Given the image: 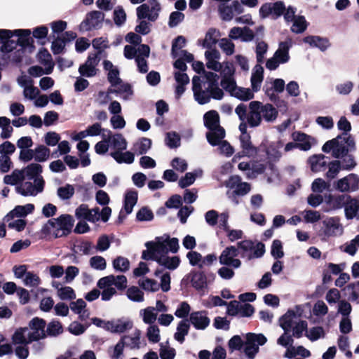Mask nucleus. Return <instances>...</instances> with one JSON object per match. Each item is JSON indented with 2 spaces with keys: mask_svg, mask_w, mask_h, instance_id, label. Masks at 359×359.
<instances>
[{
  "mask_svg": "<svg viewBox=\"0 0 359 359\" xmlns=\"http://www.w3.org/2000/svg\"><path fill=\"white\" fill-rule=\"evenodd\" d=\"M156 242L148 241L145 243L147 250H143L142 259L156 261L159 265L163 266L169 270L176 269L180 264V257L165 256L168 252V249L164 242H161V238L156 237Z\"/></svg>",
  "mask_w": 359,
  "mask_h": 359,
  "instance_id": "f257e3e1",
  "label": "nucleus"
},
{
  "mask_svg": "<svg viewBox=\"0 0 359 359\" xmlns=\"http://www.w3.org/2000/svg\"><path fill=\"white\" fill-rule=\"evenodd\" d=\"M74 219L73 217L68 214L61 215L57 218H52L43 225L42 228L43 233L46 234L50 233L51 229L57 228L53 232L55 238L69 235L74 226Z\"/></svg>",
  "mask_w": 359,
  "mask_h": 359,
  "instance_id": "f03ea898",
  "label": "nucleus"
},
{
  "mask_svg": "<svg viewBox=\"0 0 359 359\" xmlns=\"http://www.w3.org/2000/svg\"><path fill=\"white\" fill-rule=\"evenodd\" d=\"M267 341L266 337L262 334L249 332L246 334L245 348L243 351L249 359H254L259 352V346L264 345Z\"/></svg>",
  "mask_w": 359,
  "mask_h": 359,
  "instance_id": "7ed1b4c3",
  "label": "nucleus"
},
{
  "mask_svg": "<svg viewBox=\"0 0 359 359\" xmlns=\"http://www.w3.org/2000/svg\"><path fill=\"white\" fill-rule=\"evenodd\" d=\"M285 11V5L283 1L264 3L259 8V16L264 19L271 15L273 19H277L283 15Z\"/></svg>",
  "mask_w": 359,
  "mask_h": 359,
  "instance_id": "20e7f679",
  "label": "nucleus"
},
{
  "mask_svg": "<svg viewBox=\"0 0 359 359\" xmlns=\"http://www.w3.org/2000/svg\"><path fill=\"white\" fill-rule=\"evenodd\" d=\"M46 321L39 317H34L29 322V328L33 332L29 333V341H38L47 337L45 328Z\"/></svg>",
  "mask_w": 359,
  "mask_h": 359,
  "instance_id": "39448f33",
  "label": "nucleus"
},
{
  "mask_svg": "<svg viewBox=\"0 0 359 359\" xmlns=\"http://www.w3.org/2000/svg\"><path fill=\"white\" fill-rule=\"evenodd\" d=\"M238 255V250L235 246L226 247L219 257V263L227 266L239 268L241 262L238 259H235Z\"/></svg>",
  "mask_w": 359,
  "mask_h": 359,
  "instance_id": "423d86ee",
  "label": "nucleus"
},
{
  "mask_svg": "<svg viewBox=\"0 0 359 359\" xmlns=\"http://www.w3.org/2000/svg\"><path fill=\"white\" fill-rule=\"evenodd\" d=\"M335 188L341 192L357 191L359 188V177L356 174H349L339 180L336 182Z\"/></svg>",
  "mask_w": 359,
  "mask_h": 359,
  "instance_id": "0eeeda50",
  "label": "nucleus"
},
{
  "mask_svg": "<svg viewBox=\"0 0 359 359\" xmlns=\"http://www.w3.org/2000/svg\"><path fill=\"white\" fill-rule=\"evenodd\" d=\"M104 14L98 11L89 12L85 20L80 24L79 28L81 31H90L97 28L103 21Z\"/></svg>",
  "mask_w": 359,
  "mask_h": 359,
  "instance_id": "6e6552de",
  "label": "nucleus"
},
{
  "mask_svg": "<svg viewBox=\"0 0 359 359\" xmlns=\"http://www.w3.org/2000/svg\"><path fill=\"white\" fill-rule=\"evenodd\" d=\"M15 34L18 36L17 43L22 48V49L29 48V52H32L35 49L34 41L31 36L32 31L29 29H15Z\"/></svg>",
  "mask_w": 359,
  "mask_h": 359,
  "instance_id": "1a4fd4ad",
  "label": "nucleus"
},
{
  "mask_svg": "<svg viewBox=\"0 0 359 359\" xmlns=\"http://www.w3.org/2000/svg\"><path fill=\"white\" fill-rule=\"evenodd\" d=\"M250 113L248 116V123L250 127H257L259 126L262 121V102L259 101H252L249 104Z\"/></svg>",
  "mask_w": 359,
  "mask_h": 359,
  "instance_id": "9d476101",
  "label": "nucleus"
},
{
  "mask_svg": "<svg viewBox=\"0 0 359 359\" xmlns=\"http://www.w3.org/2000/svg\"><path fill=\"white\" fill-rule=\"evenodd\" d=\"M206 311H194L190 314L189 322L196 330H205L210 325Z\"/></svg>",
  "mask_w": 359,
  "mask_h": 359,
  "instance_id": "9b49d317",
  "label": "nucleus"
},
{
  "mask_svg": "<svg viewBox=\"0 0 359 359\" xmlns=\"http://www.w3.org/2000/svg\"><path fill=\"white\" fill-rule=\"evenodd\" d=\"M133 327V323L130 320H117L107 321L104 323V329L114 333H123Z\"/></svg>",
  "mask_w": 359,
  "mask_h": 359,
  "instance_id": "f8f14e48",
  "label": "nucleus"
},
{
  "mask_svg": "<svg viewBox=\"0 0 359 359\" xmlns=\"http://www.w3.org/2000/svg\"><path fill=\"white\" fill-rule=\"evenodd\" d=\"M240 142L243 156L253 157L257 154L258 149L252 144L250 134L241 135Z\"/></svg>",
  "mask_w": 359,
  "mask_h": 359,
  "instance_id": "ddd939ff",
  "label": "nucleus"
},
{
  "mask_svg": "<svg viewBox=\"0 0 359 359\" xmlns=\"http://www.w3.org/2000/svg\"><path fill=\"white\" fill-rule=\"evenodd\" d=\"M345 217L347 219L356 218L359 219V200L348 196L344 208Z\"/></svg>",
  "mask_w": 359,
  "mask_h": 359,
  "instance_id": "4468645a",
  "label": "nucleus"
},
{
  "mask_svg": "<svg viewBox=\"0 0 359 359\" xmlns=\"http://www.w3.org/2000/svg\"><path fill=\"white\" fill-rule=\"evenodd\" d=\"M303 42L308 43L311 47L318 48L321 51L326 50L330 46V43L327 38L319 36H307L303 39Z\"/></svg>",
  "mask_w": 359,
  "mask_h": 359,
  "instance_id": "2eb2a0df",
  "label": "nucleus"
},
{
  "mask_svg": "<svg viewBox=\"0 0 359 359\" xmlns=\"http://www.w3.org/2000/svg\"><path fill=\"white\" fill-rule=\"evenodd\" d=\"M292 47L291 39L279 43V46L273 56L276 57L281 64H285L290 60L289 50Z\"/></svg>",
  "mask_w": 359,
  "mask_h": 359,
  "instance_id": "dca6fc26",
  "label": "nucleus"
},
{
  "mask_svg": "<svg viewBox=\"0 0 359 359\" xmlns=\"http://www.w3.org/2000/svg\"><path fill=\"white\" fill-rule=\"evenodd\" d=\"M37 58L41 64L46 66L45 74H51L53 70L54 62L48 50L46 48H41L37 54Z\"/></svg>",
  "mask_w": 359,
  "mask_h": 359,
  "instance_id": "f3484780",
  "label": "nucleus"
},
{
  "mask_svg": "<svg viewBox=\"0 0 359 359\" xmlns=\"http://www.w3.org/2000/svg\"><path fill=\"white\" fill-rule=\"evenodd\" d=\"M191 283L196 290H203L207 287V277L203 271H192L189 273Z\"/></svg>",
  "mask_w": 359,
  "mask_h": 359,
  "instance_id": "a211bd4d",
  "label": "nucleus"
},
{
  "mask_svg": "<svg viewBox=\"0 0 359 359\" xmlns=\"http://www.w3.org/2000/svg\"><path fill=\"white\" fill-rule=\"evenodd\" d=\"M225 137V130L223 127L219 126L215 130H210L206 133V138L208 143L212 146L219 145Z\"/></svg>",
  "mask_w": 359,
  "mask_h": 359,
  "instance_id": "6ab92c4d",
  "label": "nucleus"
},
{
  "mask_svg": "<svg viewBox=\"0 0 359 359\" xmlns=\"http://www.w3.org/2000/svg\"><path fill=\"white\" fill-rule=\"evenodd\" d=\"M75 216L79 219H83L93 223L100 220L99 217L93 215L92 211L86 204H81L76 209Z\"/></svg>",
  "mask_w": 359,
  "mask_h": 359,
  "instance_id": "aec40b11",
  "label": "nucleus"
},
{
  "mask_svg": "<svg viewBox=\"0 0 359 359\" xmlns=\"http://www.w3.org/2000/svg\"><path fill=\"white\" fill-rule=\"evenodd\" d=\"M264 79V68L260 65H256L251 76L250 81L252 90L257 92Z\"/></svg>",
  "mask_w": 359,
  "mask_h": 359,
  "instance_id": "412c9836",
  "label": "nucleus"
},
{
  "mask_svg": "<svg viewBox=\"0 0 359 359\" xmlns=\"http://www.w3.org/2000/svg\"><path fill=\"white\" fill-rule=\"evenodd\" d=\"M204 125L208 130H215L221 126L219 125V116L217 111L210 110L203 116Z\"/></svg>",
  "mask_w": 359,
  "mask_h": 359,
  "instance_id": "4be33fe9",
  "label": "nucleus"
},
{
  "mask_svg": "<svg viewBox=\"0 0 359 359\" xmlns=\"http://www.w3.org/2000/svg\"><path fill=\"white\" fill-rule=\"evenodd\" d=\"M137 199L138 194L136 190H128L126 191L123 201V208L126 214L132 212L133 207L137 202Z\"/></svg>",
  "mask_w": 359,
  "mask_h": 359,
  "instance_id": "5701e85b",
  "label": "nucleus"
},
{
  "mask_svg": "<svg viewBox=\"0 0 359 359\" xmlns=\"http://www.w3.org/2000/svg\"><path fill=\"white\" fill-rule=\"evenodd\" d=\"M325 158H327V157L323 154L313 155L309 157L308 161L311 165V170L318 172L325 168L327 164Z\"/></svg>",
  "mask_w": 359,
  "mask_h": 359,
  "instance_id": "b1692460",
  "label": "nucleus"
},
{
  "mask_svg": "<svg viewBox=\"0 0 359 359\" xmlns=\"http://www.w3.org/2000/svg\"><path fill=\"white\" fill-rule=\"evenodd\" d=\"M34 210V205L32 203H28L25 205H17L6 215V217L10 219H13L14 217H26L28 214L32 213Z\"/></svg>",
  "mask_w": 359,
  "mask_h": 359,
  "instance_id": "393cba45",
  "label": "nucleus"
},
{
  "mask_svg": "<svg viewBox=\"0 0 359 359\" xmlns=\"http://www.w3.org/2000/svg\"><path fill=\"white\" fill-rule=\"evenodd\" d=\"M190 328L189 322L187 319L181 320L177 327V332L174 334L175 340L182 344L184 341V337L188 334Z\"/></svg>",
  "mask_w": 359,
  "mask_h": 359,
  "instance_id": "a878e982",
  "label": "nucleus"
},
{
  "mask_svg": "<svg viewBox=\"0 0 359 359\" xmlns=\"http://www.w3.org/2000/svg\"><path fill=\"white\" fill-rule=\"evenodd\" d=\"M109 136L107 142H110L114 149L119 151L126 149L127 142L121 134L118 133L111 137L110 130H109Z\"/></svg>",
  "mask_w": 359,
  "mask_h": 359,
  "instance_id": "bb28decb",
  "label": "nucleus"
},
{
  "mask_svg": "<svg viewBox=\"0 0 359 359\" xmlns=\"http://www.w3.org/2000/svg\"><path fill=\"white\" fill-rule=\"evenodd\" d=\"M220 34L218 30L215 28H210L205 34V38L202 46L208 49H211L217 43V37Z\"/></svg>",
  "mask_w": 359,
  "mask_h": 359,
  "instance_id": "cd10ccee",
  "label": "nucleus"
},
{
  "mask_svg": "<svg viewBox=\"0 0 359 359\" xmlns=\"http://www.w3.org/2000/svg\"><path fill=\"white\" fill-rule=\"evenodd\" d=\"M28 330V327H20L17 329L12 336V342L14 344H20L27 346L32 341H29V336L27 338L25 337V334Z\"/></svg>",
  "mask_w": 359,
  "mask_h": 359,
  "instance_id": "c85d7f7f",
  "label": "nucleus"
},
{
  "mask_svg": "<svg viewBox=\"0 0 359 359\" xmlns=\"http://www.w3.org/2000/svg\"><path fill=\"white\" fill-rule=\"evenodd\" d=\"M111 157L118 163H127L130 164L133 163L135 159L134 154L130 151H126L124 153L115 151L111 153Z\"/></svg>",
  "mask_w": 359,
  "mask_h": 359,
  "instance_id": "c756f323",
  "label": "nucleus"
},
{
  "mask_svg": "<svg viewBox=\"0 0 359 359\" xmlns=\"http://www.w3.org/2000/svg\"><path fill=\"white\" fill-rule=\"evenodd\" d=\"M25 180L23 170H15L11 175H6L4 177V182L6 184L15 185Z\"/></svg>",
  "mask_w": 359,
  "mask_h": 359,
  "instance_id": "7c9ffc66",
  "label": "nucleus"
},
{
  "mask_svg": "<svg viewBox=\"0 0 359 359\" xmlns=\"http://www.w3.org/2000/svg\"><path fill=\"white\" fill-rule=\"evenodd\" d=\"M46 325L47 329L45 331L47 336L57 337L63 332L62 323L59 320H53Z\"/></svg>",
  "mask_w": 359,
  "mask_h": 359,
  "instance_id": "2f4dec72",
  "label": "nucleus"
},
{
  "mask_svg": "<svg viewBox=\"0 0 359 359\" xmlns=\"http://www.w3.org/2000/svg\"><path fill=\"white\" fill-rule=\"evenodd\" d=\"M262 114L263 118L266 121H272L275 120L278 116V111L271 104H262Z\"/></svg>",
  "mask_w": 359,
  "mask_h": 359,
  "instance_id": "473e14b6",
  "label": "nucleus"
},
{
  "mask_svg": "<svg viewBox=\"0 0 359 359\" xmlns=\"http://www.w3.org/2000/svg\"><path fill=\"white\" fill-rule=\"evenodd\" d=\"M295 313L292 310H288L283 316L280 318V326L285 331V332H289L292 325V318L294 316Z\"/></svg>",
  "mask_w": 359,
  "mask_h": 359,
  "instance_id": "72a5a7b5",
  "label": "nucleus"
},
{
  "mask_svg": "<svg viewBox=\"0 0 359 359\" xmlns=\"http://www.w3.org/2000/svg\"><path fill=\"white\" fill-rule=\"evenodd\" d=\"M0 128H2V132L0 135L2 139L11 137L13 129L11 126V120L8 118L6 116L0 117Z\"/></svg>",
  "mask_w": 359,
  "mask_h": 359,
  "instance_id": "f704fd0d",
  "label": "nucleus"
},
{
  "mask_svg": "<svg viewBox=\"0 0 359 359\" xmlns=\"http://www.w3.org/2000/svg\"><path fill=\"white\" fill-rule=\"evenodd\" d=\"M233 96L242 101H248L254 98V91L250 88L238 87Z\"/></svg>",
  "mask_w": 359,
  "mask_h": 359,
  "instance_id": "c9c22d12",
  "label": "nucleus"
},
{
  "mask_svg": "<svg viewBox=\"0 0 359 359\" xmlns=\"http://www.w3.org/2000/svg\"><path fill=\"white\" fill-rule=\"evenodd\" d=\"M50 38L54 39L51 44V50L53 53L54 55H59L62 53L65 48L66 43L65 42V41L62 39V38H60V36L55 38L54 34H52L49 36L48 41Z\"/></svg>",
  "mask_w": 359,
  "mask_h": 359,
  "instance_id": "e433bc0d",
  "label": "nucleus"
},
{
  "mask_svg": "<svg viewBox=\"0 0 359 359\" xmlns=\"http://www.w3.org/2000/svg\"><path fill=\"white\" fill-rule=\"evenodd\" d=\"M323 224L325 226L324 233L328 236H335L334 229H338L339 227V220L334 217H331L327 221H324Z\"/></svg>",
  "mask_w": 359,
  "mask_h": 359,
  "instance_id": "4c0bfd02",
  "label": "nucleus"
},
{
  "mask_svg": "<svg viewBox=\"0 0 359 359\" xmlns=\"http://www.w3.org/2000/svg\"><path fill=\"white\" fill-rule=\"evenodd\" d=\"M128 299L133 302H141L144 301V292L136 286L130 287L126 292Z\"/></svg>",
  "mask_w": 359,
  "mask_h": 359,
  "instance_id": "58836bf2",
  "label": "nucleus"
},
{
  "mask_svg": "<svg viewBox=\"0 0 359 359\" xmlns=\"http://www.w3.org/2000/svg\"><path fill=\"white\" fill-rule=\"evenodd\" d=\"M294 21L291 30L294 33L301 34L307 28V22L304 16H298Z\"/></svg>",
  "mask_w": 359,
  "mask_h": 359,
  "instance_id": "ea45409f",
  "label": "nucleus"
},
{
  "mask_svg": "<svg viewBox=\"0 0 359 359\" xmlns=\"http://www.w3.org/2000/svg\"><path fill=\"white\" fill-rule=\"evenodd\" d=\"M135 153L137 155H142L147 152L151 147V140L147 137H142L140 139V142L135 145Z\"/></svg>",
  "mask_w": 359,
  "mask_h": 359,
  "instance_id": "a19ab883",
  "label": "nucleus"
},
{
  "mask_svg": "<svg viewBox=\"0 0 359 359\" xmlns=\"http://www.w3.org/2000/svg\"><path fill=\"white\" fill-rule=\"evenodd\" d=\"M113 266L116 271L126 272L129 269L130 262L127 258L118 256L114 259Z\"/></svg>",
  "mask_w": 359,
  "mask_h": 359,
  "instance_id": "79ce46f5",
  "label": "nucleus"
},
{
  "mask_svg": "<svg viewBox=\"0 0 359 359\" xmlns=\"http://www.w3.org/2000/svg\"><path fill=\"white\" fill-rule=\"evenodd\" d=\"M43 168L39 163H31L25 169L26 176L29 179H34L42 172Z\"/></svg>",
  "mask_w": 359,
  "mask_h": 359,
  "instance_id": "37998d69",
  "label": "nucleus"
},
{
  "mask_svg": "<svg viewBox=\"0 0 359 359\" xmlns=\"http://www.w3.org/2000/svg\"><path fill=\"white\" fill-rule=\"evenodd\" d=\"M80 74L83 76L92 77L96 74L95 64L85 62L81 65L79 68Z\"/></svg>",
  "mask_w": 359,
  "mask_h": 359,
  "instance_id": "c03bdc74",
  "label": "nucleus"
},
{
  "mask_svg": "<svg viewBox=\"0 0 359 359\" xmlns=\"http://www.w3.org/2000/svg\"><path fill=\"white\" fill-rule=\"evenodd\" d=\"M34 154V160L36 161L43 162L48 158L50 149L44 145H39L35 149Z\"/></svg>",
  "mask_w": 359,
  "mask_h": 359,
  "instance_id": "a18cd8bd",
  "label": "nucleus"
},
{
  "mask_svg": "<svg viewBox=\"0 0 359 359\" xmlns=\"http://www.w3.org/2000/svg\"><path fill=\"white\" fill-rule=\"evenodd\" d=\"M74 187L72 184H66L64 187H59L57 189V195L62 200L70 199L74 194Z\"/></svg>",
  "mask_w": 359,
  "mask_h": 359,
  "instance_id": "49530a36",
  "label": "nucleus"
},
{
  "mask_svg": "<svg viewBox=\"0 0 359 359\" xmlns=\"http://www.w3.org/2000/svg\"><path fill=\"white\" fill-rule=\"evenodd\" d=\"M218 11L221 18L224 21H230L233 18V8L224 4H221L218 6Z\"/></svg>",
  "mask_w": 359,
  "mask_h": 359,
  "instance_id": "de8ad7c7",
  "label": "nucleus"
},
{
  "mask_svg": "<svg viewBox=\"0 0 359 359\" xmlns=\"http://www.w3.org/2000/svg\"><path fill=\"white\" fill-rule=\"evenodd\" d=\"M220 85L225 90L229 92L231 96L238 88L233 77H222Z\"/></svg>",
  "mask_w": 359,
  "mask_h": 359,
  "instance_id": "09e8293b",
  "label": "nucleus"
},
{
  "mask_svg": "<svg viewBox=\"0 0 359 359\" xmlns=\"http://www.w3.org/2000/svg\"><path fill=\"white\" fill-rule=\"evenodd\" d=\"M305 336L308 337L311 341H315L320 337H325V332L323 327L317 326L313 327L306 332Z\"/></svg>",
  "mask_w": 359,
  "mask_h": 359,
  "instance_id": "8fccbe9b",
  "label": "nucleus"
},
{
  "mask_svg": "<svg viewBox=\"0 0 359 359\" xmlns=\"http://www.w3.org/2000/svg\"><path fill=\"white\" fill-rule=\"evenodd\" d=\"M139 285L146 291L156 292L159 290V285L154 279L146 278L143 281L139 282Z\"/></svg>",
  "mask_w": 359,
  "mask_h": 359,
  "instance_id": "3c124183",
  "label": "nucleus"
},
{
  "mask_svg": "<svg viewBox=\"0 0 359 359\" xmlns=\"http://www.w3.org/2000/svg\"><path fill=\"white\" fill-rule=\"evenodd\" d=\"M57 294L62 300H72L76 298L74 290L69 286L59 288Z\"/></svg>",
  "mask_w": 359,
  "mask_h": 359,
  "instance_id": "603ef678",
  "label": "nucleus"
},
{
  "mask_svg": "<svg viewBox=\"0 0 359 359\" xmlns=\"http://www.w3.org/2000/svg\"><path fill=\"white\" fill-rule=\"evenodd\" d=\"M186 38L183 36H177L172 41L171 53L173 57L178 55L177 50H180L186 45Z\"/></svg>",
  "mask_w": 359,
  "mask_h": 359,
  "instance_id": "864d4df0",
  "label": "nucleus"
},
{
  "mask_svg": "<svg viewBox=\"0 0 359 359\" xmlns=\"http://www.w3.org/2000/svg\"><path fill=\"white\" fill-rule=\"evenodd\" d=\"M342 169L341 162L338 160H334L329 163V170L326 173V177L330 179H334L340 170Z\"/></svg>",
  "mask_w": 359,
  "mask_h": 359,
  "instance_id": "5fc2aeb1",
  "label": "nucleus"
},
{
  "mask_svg": "<svg viewBox=\"0 0 359 359\" xmlns=\"http://www.w3.org/2000/svg\"><path fill=\"white\" fill-rule=\"evenodd\" d=\"M271 254L275 259H280L284 256L282 242L276 239L271 245Z\"/></svg>",
  "mask_w": 359,
  "mask_h": 359,
  "instance_id": "6e6d98bb",
  "label": "nucleus"
},
{
  "mask_svg": "<svg viewBox=\"0 0 359 359\" xmlns=\"http://www.w3.org/2000/svg\"><path fill=\"white\" fill-rule=\"evenodd\" d=\"M245 342L242 340L239 335L233 336L228 342L229 349L233 352V351H241Z\"/></svg>",
  "mask_w": 359,
  "mask_h": 359,
  "instance_id": "4d7b16f0",
  "label": "nucleus"
},
{
  "mask_svg": "<svg viewBox=\"0 0 359 359\" xmlns=\"http://www.w3.org/2000/svg\"><path fill=\"white\" fill-rule=\"evenodd\" d=\"M24 187L26 189H24L22 187H16L15 190L18 194H21L24 196H35L36 193L35 192L34 186L30 182H27L24 184Z\"/></svg>",
  "mask_w": 359,
  "mask_h": 359,
  "instance_id": "13d9d810",
  "label": "nucleus"
},
{
  "mask_svg": "<svg viewBox=\"0 0 359 359\" xmlns=\"http://www.w3.org/2000/svg\"><path fill=\"white\" fill-rule=\"evenodd\" d=\"M90 265L93 269L100 271L105 269L107 266L105 259L98 255L90 259Z\"/></svg>",
  "mask_w": 359,
  "mask_h": 359,
  "instance_id": "bf43d9fd",
  "label": "nucleus"
},
{
  "mask_svg": "<svg viewBox=\"0 0 359 359\" xmlns=\"http://www.w3.org/2000/svg\"><path fill=\"white\" fill-rule=\"evenodd\" d=\"M136 218L138 221L141 222L151 221L154 219V214L149 208L142 207L137 212Z\"/></svg>",
  "mask_w": 359,
  "mask_h": 359,
  "instance_id": "052dcab7",
  "label": "nucleus"
},
{
  "mask_svg": "<svg viewBox=\"0 0 359 359\" xmlns=\"http://www.w3.org/2000/svg\"><path fill=\"white\" fill-rule=\"evenodd\" d=\"M219 46L227 55H231L234 53L235 45L231 40L226 38H223L220 40Z\"/></svg>",
  "mask_w": 359,
  "mask_h": 359,
  "instance_id": "680f3d73",
  "label": "nucleus"
},
{
  "mask_svg": "<svg viewBox=\"0 0 359 359\" xmlns=\"http://www.w3.org/2000/svg\"><path fill=\"white\" fill-rule=\"evenodd\" d=\"M114 20L117 26L122 25L126 20V14L122 6H118L114 11Z\"/></svg>",
  "mask_w": 359,
  "mask_h": 359,
  "instance_id": "e2e57ef3",
  "label": "nucleus"
},
{
  "mask_svg": "<svg viewBox=\"0 0 359 359\" xmlns=\"http://www.w3.org/2000/svg\"><path fill=\"white\" fill-rule=\"evenodd\" d=\"M32 38L38 40H43L47 38L48 34V28L46 25L38 26L33 29L32 32Z\"/></svg>",
  "mask_w": 359,
  "mask_h": 359,
  "instance_id": "0e129e2a",
  "label": "nucleus"
},
{
  "mask_svg": "<svg viewBox=\"0 0 359 359\" xmlns=\"http://www.w3.org/2000/svg\"><path fill=\"white\" fill-rule=\"evenodd\" d=\"M196 178V174L194 172H187L185 175L180 178L179 180L178 184L179 187L184 189L186 188L195 182Z\"/></svg>",
  "mask_w": 359,
  "mask_h": 359,
  "instance_id": "69168bd1",
  "label": "nucleus"
},
{
  "mask_svg": "<svg viewBox=\"0 0 359 359\" xmlns=\"http://www.w3.org/2000/svg\"><path fill=\"white\" fill-rule=\"evenodd\" d=\"M166 144L170 148H177L180 146V137L175 132L168 133L165 138Z\"/></svg>",
  "mask_w": 359,
  "mask_h": 359,
  "instance_id": "338daca9",
  "label": "nucleus"
},
{
  "mask_svg": "<svg viewBox=\"0 0 359 359\" xmlns=\"http://www.w3.org/2000/svg\"><path fill=\"white\" fill-rule=\"evenodd\" d=\"M165 205L168 208L177 209L182 205V199L180 195L174 194L165 202Z\"/></svg>",
  "mask_w": 359,
  "mask_h": 359,
  "instance_id": "774afa93",
  "label": "nucleus"
}]
</instances>
